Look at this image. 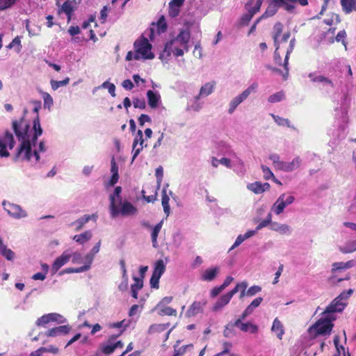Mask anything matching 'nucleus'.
<instances>
[{
	"label": "nucleus",
	"instance_id": "nucleus-55",
	"mask_svg": "<svg viewBox=\"0 0 356 356\" xmlns=\"http://www.w3.org/2000/svg\"><path fill=\"white\" fill-rule=\"evenodd\" d=\"M155 176L156 177V183H157L158 187H160V186L162 183L163 177V170L162 166H159L156 169Z\"/></svg>",
	"mask_w": 356,
	"mask_h": 356
},
{
	"label": "nucleus",
	"instance_id": "nucleus-38",
	"mask_svg": "<svg viewBox=\"0 0 356 356\" xmlns=\"http://www.w3.org/2000/svg\"><path fill=\"white\" fill-rule=\"evenodd\" d=\"M339 250L344 254L355 252L356 239L347 241L343 247L339 248Z\"/></svg>",
	"mask_w": 356,
	"mask_h": 356
},
{
	"label": "nucleus",
	"instance_id": "nucleus-28",
	"mask_svg": "<svg viewBox=\"0 0 356 356\" xmlns=\"http://www.w3.org/2000/svg\"><path fill=\"white\" fill-rule=\"evenodd\" d=\"M254 0H250L246 5V8L248 9V13L245 14L242 18L241 20L243 23L247 24L248 23L252 17L256 14L259 10H256V8L254 6L250 7L251 5L253 3Z\"/></svg>",
	"mask_w": 356,
	"mask_h": 356
},
{
	"label": "nucleus",
	"instance_id": "nucleus-57",
	"mask_svg": "<svg viewBox=\"0 0 356 356\" xmlns=\"http://www.w3.org/2000/svg\"><path fill=\"white\" fill-rule=\"evenodd\" d=\"M134 284H131V289L140 290L143 286V280L137 277H134Z\"/></svg>",
	"mask_w": 356,
	"mask_h": 356
},
{
	"label": "nucleus",
	"instance_id": "nucleus-64",
	"mask_svg": "<svg viewBox=\"0 0 356 356\" xmlns=\"http://www.w3.org/2000/svg\"><path fill=\"white\" fill-rule=\"evenodd\" d=\"M172 300V297L171 296H166V297H164L161 301L160 302L156 305V308H160L161 307H164L166 305L170 303Z\"/></svg>",
	"mask_w": 356,
	"mask_h": 356
},
{
	"label": "nucleus",
	"instance_id": "nucleus-52",
	"mask_svg": "<svg viewBox=\"0 0 356 356\" xmlns=\"http://www.w3.org/2000/svg\"><path fill=\"white\" fill-rule=\"evenodd\" d=\"M16 2L17 0H0V11L12 7Z\"/></svg>",
	"mask_w": 356,
	"mask_h": 356
},
{
	"label": "nucleus",
	"instance_id": "nucleus-26",
	"mask_svg": "<svg viewBox=\"0 0 356 356\" xmlns=\"http://www.w3.org/2000/svg\"><path fill=\"white\" fill-rule=\"evenodd\" d=\"M262 301L263 298L261 297H258L254 299L243 312L242 318H245L250 315L254 310L260 305Z\"/></svg>",
	"mask_w": 356,
	"mask_h": 356
},
{
	"label": "nucleus",
	"instance_id": "nucleus-17",
	"mask_svg": "<svg viewBox=\"0 0 356 356\" xmlns=\"http://www.w3.org/2000/svg\"><path fill=\"white\" fill-rule=\"evenodd\" d=\"M302 163V159L299 156H295L290 162L285 161L282 169L283 172H290L299 168Z\"/></svg>",
	"mask_w": 356,
	"mask_h": 356
},
{
	"label": "nucleus",
	"instance_id": "nucleus-7",
	"mask_svg": "<svg viewBox=\"0 0 356 356\" xmlns=\"http://www.w3.org/2000/svg\"><path fill=\"white\" fill-rule=\"evenodd\" d=\"M353 293V290L350 289L341 293L327 307V312H341L346 306L344 301L348 300Z\"/></svg>",
	"mask_w": 356,
	"mask_h": 356
},
{
	"label": "nucleus",
	"instance_id": "nucleus-3",
	"mask_svg": "<svg viewBox=\"0 0 356 356\" xmlns=\"http://www.w3.org/2000/svg\"><path fill=\"white\" fill-rule=\"evenodd\" d=\"M336 319L334 312H327V308L321 313V317L308 329L309 334L313 337L318 335L330 334Z\"/></svg>",
	"mask_w": 356,
	"mask_h": 356
},
{
	"label": "nucleus",
	"instance_id": "nucleus-62",
	"mask_svg": "<svg viewBox=\"0 0 356 356\" xmlns=\"http://www.w3.org/2000/svg\"><path fill=\"white\" fill-rule=\"evenodd\" d=\"M309 77L311 79L312 81H313V82H318V83H323V81H324V79L325 78V76H324L315 75L313 73H310L309 74Z\"/></svg>",
	"mask_w": 356,
	"mask_h": 356
},
{
	"label": "nucleus",
	"instance_id": "nucleus-18",
	"mask_svg": "<svg viewBox=\"0 0 356 356\" xmlns=\"http://www.w3.org/2000/svg\"><path fill=\"white\" fill-rule=\"evenodd\" d=\"M147 102L151 108H157L161 102V96L158 92L148 90L147 92Z\"/></svg>",
	"mask_w": 356,
	"mask_h": 356
},
{
	"label": "nucleus",
	"instance_id": "nucleus-46",
	"mask_svg": "<svg viewBox=\"0 0 356 356\" xmlns=\"http://www.w3.org/2000/svg\"><path fill=\"white\" fill-rule=\"evenodd\" d=\"M284 97V93L282 91H280L270 95L268 98V101L270 103H277L283 100Z\"/></svg>",
	"mask_w": 356,
	"mask_h": 356
},
{
	"label": "nucleus",
	"instance_id": "nucleus-36",
	"mask_svg": "<svg viewBox=\"0 0 356 356\" xmlns=\"http://www.w3.org/2000/svg\"><path fill=\"white\" fill-rule=\"evenodd\" d=\"M92 236V232L90 230L86 231L83 233L78 235H75L73 237V240H74L76 242L79 243V244H84L85 243L88 242L91 239Z\"/></svg>",
	"mask_w": 356,
	"mask_h": 356
},
{
	"label": "nucleus",
	"instance_id": "nucleus-48",
	"mask_svg": "<svg viewBox=\"0 0 356 356\" xmlns=\"http://www.w3.org/2000/svg\"><path fill=\"white\" fill-rule=\"evenodd\" d=\"M51 322H57L59 324L65 323L67 320L62 315L57 313H49Z\"/></svg>",
	"mask_w": 356,
	"mask_h": 356
},
{
	"label": "nucleus",
	"instance_id": "nucleus-27",
	"mask_svg": "<svg viewBox=\"0 0 356 356\" xmlns=\"http://www.w3.org/2000/svg\"><path fill=\"white\" fill-rule=\"evenodd\" d=\"M215 86L214 82H208L202 86L200 90L199 95L195 97L196 99H199L201 97H205L211 95Z\"/></svg>",
	"mask_w": 356,
	"mask_h": 356
},
{
	"label": "nucleus",
	"instance_id": "nucleus-53",
	"mask_svg": "<svg viewBox=\"0 0 356 356\" xmlns=\"http://www.w3.org/2000/svg\"><path fill=\"white\" fill-rule=\"evenodd\" d=\"M49 316H50L49 314H44V315L42 316L41 317H40L39 318H38V320L36 321V323H35L36 325L37 326H44L46 324L51 322Z\"/></svg>",
	"mask_w": 356,
	"mask_h": 356
},
{
	"label": "nucleus",
	"instance_id": "nucleus-43",
	"mask_svg": "<svg viewBox=\"0 0 356 356\" xmlns=\"http://www.w3.org/2000/svg\"><path fill=\"white\" fill-rule=\"evenodd\" d=\"M159 309V314L161 316H176L177 310L170 307H161L160 308H157Z\"/></svg>",
	"mask_w": 356,
	"mask_h": 356
},
{
	"label": "nucleus",
	"instance_id": "nucleus-23",
	"mask_svg": "<svg viewBox=\"0 0 356 356\" xmlns=\"http://www.w3.org/2000/svg\"><path fill=\"white\" fill-rule=\"evenodd\" d=\"M220 272V267L216 266L206 269L202 274V280L203 281L211 282L213 280Z\"/></svg>",
	"mask_w": 356,
	"mask_h": 356
},
{
	"label": "nucleus",
	"instance_id": "nucleus-42",
	"mask_svg": "<svg viewBox=\"0 0 356 356\" xmlns=\"http://www.w3.org/2000/svg\"><path fill=\"white\" fill-rule=\"evenodd\" d=\"M218 164H222L227 168H231V161L227 158H222L220 159H218L216 158H212L211 165L216 168Z\"/></svg>",
	"mask_w": 356,
	"mask_h": 356
},
{
	"label": "nucleus",
	"instance_id": "nucleus-39",
	"mask_svg": "<svg viewBox=\"0 0 356 356\" xmlns=\"http://www.w3.org/2000/svg\"><path fill=\"white\" fill-rule=\"evenodd\" d=\"M122 332L123 330H122L118 335L112 336L108 340V343L103 346L102 351L104 353L108 355L112 353L115 350V348L113 345V343L112 342V340H114L116 337L120 336L122 333Z\"/></svg>",
	"mask_w": 356,
	"mask_h": 356
},
{
	"label": "nucleus",
	"instance_id": "nucleus-14",
	"mask_svg": "<svg viewBox=\"0 0 356 356\" xmlns=\"http://www.w3.org/2000/svg\"><path fill=\"white\" fill-rule=\"evenodd\" d=\"M70 259V250L64 251L62 254L58 257L54 261L51 266L52 273L55 274L62 266L65 265Z\"/></svg>",
	"mask_w": 356,
	"mask_h": 356
},
{
	"label": "nucleus",
	"instance_id": "nucleus-4",
	"mask_svg": "<svg viewBox=\"0 0 356 356\" xmlns=\"http://www.w3.org/2000/svg\"><path fill=\"white\" fill-rule=\"evenodd\" d=\"M109 210L112 218H115L120 215L122 216H133L137 213L136 207L127 200L123 201L122 198L116 202L113 197H111Z\"/></svg>",
	"mask_w": 356,
	"mask_h": 356
},
{
	"label": "nucleus",
	"instance_id": "nucleus-32",
	"mask_svg": "<svg viewBox=\"0 0 356 356\" xmlns=\"http://www.w3.org/2000/svg\"><path fill=\"white\" fill-rule=\"evenodd\" d=\"M167 187H168V184L164 186L162 191L161 204L163 207L164 213L166 214L167 216H168L170 212V208L169 205L170 197L167 194Z\"/></svg>",
	"mask_w": 356,
	"mask_h": 356
},
{
	"label": "nucleus",
	"instance_id": "nucleus-2",
	"mask_svg": "<svg viewBox=\"0 0 356 356\" xmlns=\"http://www.w3.org/2000/svg\"><path fill=\"white\" fill-rule=\"evenodd\" d=\"M191 34L188 31L182 30L172 40L166 42L164 49L159 55V58L163 62H168L172 54L175 57L181 56L184 52L189 50L188 42Z\"/></svg>",
	"mask_w": 356,
	"mask_h": 356
},
{
	"label": "nucleus",
	"instance_id": "nucleus-51",
	"mask_svg": "<svg viewBox=\"0 0 356 356\" xmlns=\"http://www.w3.org/2000/svg\"><path fill=\"white\" fill-rule=\"evenodd\" d=\"M261 168L262 172L264 174V179L269 180L270 179H275L274 174L272 172V171L270 170V169L268 167L262 165L261 166Z\"/></svg>",
	"mask_w": 356,
	"mask_h": 356
},
{
	"label": "nucleus",
	"instance_id": "nucleus-24",
	"mask_svg": "<svg viewBox=\"0 0 356 356\" xmlns=\"http://www.w3.org/2000/svg\"><path fill=\"white\" fill-rule=\"evenodd\" d=\"M184 2V0H172L169 3V15L171 17H175L179 15L180 7Z\"/></svg>",
	"mask_w": 356,
	"mask_h": 356
},
{
	"label": "nucleus",
	"instance_id": "nucleus-35",
	"mask_svg": "<svg viewBox=\"0 0 356 356\" xmlns=\"http://www.w3.org/2000/svg\"><path fill=\"white\" fill-rule=\"evenodd\" d=\"M230 300H231V298L229 297V296L227 293L222 296L220 298V299L213 305V310L214 312H218V311L221 310L225 305H227L229 302Z\"/></svg>",
	"mask_w": 356,
	"mask_h": 356
},
{
	"label": "nucleus",
	"instance_id": "nucleus-6",
	"mask_svg": "<svg viewBox=\"0 0 356 356\" xmlns=\"http://www.w3.org/2000/svg\"><path fill=\"white\" fill-rule=\"evenodd\" d=\"M258 88V83L256 82L252 83L250 86H249L245 90H244L241 93L238 94L234 98L231 99L228 104L227 113L229 114H232L236 109V108L243 102L251 93L255 92Z\"/></svg>",
	"mask_w": 356,
	"mask_h": 356
},
{
	"label": "nucleus",
	"instance_id": "nucleus-12",
	"mask_svg": "<svg viewBox=\"0 0 356 356\" xmlns=\"http://www.w3.org/2000/svg\"><path fill=\"white\" fill-rule=\"evenodd\" d=\"M143 135L141 130L137 131L132 145V162L136 159L143 148Z\"/></svg>",
	"mask_w": 356,
	"mask_h": 356
},
{
	"label": "nucleus",
	"instance_id": "nucleus-9",
	"mask_svg": "<svg viewBox=\"0 0 356 356\" xmlns=\"http://www.w3.org/2000/svg\"><path fill=\"white\" fill-rule=\"evenodd\" d=\"M15 144L13 134L8 131L0 135V156L8 157V149H12Z\"/></svg>",
	"mask_w": 356,
	"mask_h": 356
},
{
	"label": "nucleus",
	"instance_id": "nucleus-16",
	"mask_svg": "<svg viewBox=\"0 0 356 356\" xmlns=\"http://www.w3.org/2000/svg\"><path fill=\"white\" fill-rule=\"evenodd\" d=\"M245 319V318H242L241 315L238 319L234 322V325H235L236 327H238L243 332L256 333L258 331L257 326L250 323H243L242 321Z\"/></svg>",
	"mask_w": 356,
	"mask_h": 356
},
{
	"label": "nucleus",
	"instance_id": "nucleus-44",
	"mask_svg": "<svg viewBox=\"0 0 356 356\" xmlns=\"http://www.w3.org/2000/svg\"><path fill=\"white\" fill-rule=\"evenodd\" d=\"M274 120V121L279 126L282 127H291L290 124V121L286 118H283L282 117H280L278 115L271 114L270 115Z\"/></svg>",
	"mask_w": 356,
	"mask_h": 356
},
{
	"label": "nucleus",
	"instance_id": "nucleus-11",
	"mask_svg": "<svg viewBox=\"0 0 356 356\" xmlns=\"http://www.w3.org/2000/svg\"><path fill=\"white\" fill-rule=\"evenodd\" d=\"M2 205L7 213L15 219H20L27 216L26 211L18 204L4 200Z\"/></svg>",
	"mask_w": 356,
	"mask_h": 356
},
{
	"label": "nucleus",
	"instance_id": "nucleus-15",
	"mask_svg": "<svg viewBox=\"0 0 356 356\" xmlns=\"http://www.w3.org/2000/svg\"><path fill=\"white\" fill-rule=\"evenodd\" d=\"M71 327L68 325H60L58 327L49 329L45 332V335L50 337L65 335L69 333Z\"/></svg>",
	"mask_w": 356,
	"mask_h": 356
},
{
	"label": "nucleus",
	"instance_id": "nucleus-29",
	"mask_svg": "<svg viewBox=\"0 0 356 356\" xmlns=\"http://www.w3.org/2000/svg\"><path fill=\"white\" fill-rule=\"evenodd\" d=\"M97 216L95 214L92 215H84L83 217L79 218L76 221L72 223V226H76V230H80L86 223H87L90 220L93 219L96 220Z\"/></svg>",
	"mask_w": 356,
	"mask_h": 356
},
{
	"label": "nucleus",
	"instance_id": "nucleus-8",
	"mask_svg": "<svg viewBox=\"0 0 356 356\" xmlns=\"http://www.w3.org/2000/svg\"><path fill=\"white\" fill-rule=\"evenodd\" d=\"M295 197L291 195L286 193L281 194L277 200L274 202L270 208L271 212H273L277 216L280 215L284 212V209L293 203Z\"/></svg>",
	"mask_w": 356,
	"mask_h": 356
},
{
	"label": "nucleus",
	"instance_id": "nucleus-20",
	"mask_svg": "<svg viewBox=\"0 0 356 356\" xmlns=\"http://www.w3.org/2000/svg\"><path fill=\"white\" fill-rule=\"evenodd\" d=\"M247 188L255 194H261L270 188V184L267 182L261 184L259 181L249 184Z\"/></svg>",
	"mask_w": 356,
	"mask_h": 356
},
{
	"label": "nucleus",
	"instance_id": "nucleus-50",
	"mask_svg": "<svg viewBox=\"0 0 356 356\" xmlns=\"http://www.w3.org/2000/svg\"><path fill=\"white\" fill-rule=\"evenodd\" d=\"M183 241V236L179 232H177L172 234L173 244L176 248H179Z\"/></svg>",
	"mask_w": 356,
	"mask_h": 356
},
{
	"label": "nucleus",
	"instance_id": "nucleus-1",
	"mask_svg": "<svg viewBox=\"0 0 356 356\" xmlns=\"http://www.w3.org/2000/svg\"><path fill=\"white\" fill-rule=\"evenodd\" d=\"M40 108V104L38 103L34 107L33 112L38 113ZM12 127L19 143L14 154L13 161H27L33 165L40 166L43 163L40 154L46 152L47 147L43 140L40 141L37 145L38 138L43 132L38 114L33 119L32 124L22 118L19 120L13 121Z\"/></svg>",
	"mask_w": 356,
	"mask_h": 356
},
{
	"label": "nucleus",
	"instance_id": "nucleus-13",
	"mask_svg": "<svg viewBox=\"0 0 356 356\" xmlns=\"http://www.w3.org/2000/svg\"><path fill=\"white\" fill-rule=\"evenodd\" d=\"M167 30V24L163 16L161 17L156 24H152V26L149 28V34L148 36L150 40H153L154 37V33L156 32L158 35H160Z\"/></svg>",
	"mask_w": 356,
	"mask_h": 356
},
{
	"label": "nucleus",
	"instance_id": "nucleus-33",
	"mask_svg": "<svg viewBox=\"0 0 356 356\" xmlns=\"http://www.w3.org/2000/svg\"><path fill=\"white\" fill-rule=\"evenodd\" d=\"M268 159L272 161L275 170L282 171L285 161L280 160V156L279 154L276 153L270 154L268 156Z\"/></svg>",
	"mask_w": 356,
	"mask_h": 356
},
{
	"label": "nucleus",
	"instance_id": "nucleus-19",
	"mask_svg": "<svg viewBox=\"0 0 356 356\" xmlns=\"http://www.w3.org/2000/svg\"><path fill=\"white\" fill-rule=\"evenodd\" d=\"M270 230L277 232L282 235H290L292 233V228L286 224L273 222Z\"/></svg>",
	"mask_w": 356,
	"mask_h": 356
},
{
	"label": "nucleus",
	"instance_id": "nucleus-37",
	"mask_svg": "<svg viewBox=\"0 0 356 356\" xmlns=\"http://www.w3.org/2000/svg\"><path fill=\"white\" fill-rule=\"evenodd\" d=\"M74 10V3L70 0H67L62 5L59 12L65 13L67 15L68 21L71 19V15Z\"/></svg>",
	"mask_w": 356,
	"mask_h": 356
},
{
	"label": "nucleus",
	"instance_id": "nucleus-63",
	"mask_svg": "<svg viewBox=\"0 0 356 356\" xmlns=\"http://www.w3.org/2000/svg\"><path fill=\"white\" fill-rule=\"evenodd\" d=\"M298 1V0H287L286 3H280V6H284V8L289 12H291L294 9V6L291 3Z\"/></svg>",
	"mask_w": 356,
	"mask_h": 356
},
{
	"label": "nucleus",
	"instance_id": "nucleus-25",
	"mask_svg": "<svg viewBox=\"0 0 356 356\" xmlns=\"http://www.w3.org/2000/svg\"><path fill=\"white\" fill-rule=\"evenodd\" d=\"M0 254L8 261H13L15 257V252L7 248V245L3 243V239L0 236Z\"/></svg>",
	"mask_w": 356,
	"mask_h": 356
},
{
	"label": "nucleus",
	"instance_id": "nucleus-56",
	"mask_svg": "<svg viewBox=\"0 0 356 356\" xmlns=\"http://www.w3.org/2000/svg\"><path fill=\"white\" fill-rule=\"evenodd\" d=\"M322 84V88L326 91H330L334 88V84L332 80L325 77Z\"/></svg>",
	"mask_w": 356,
	"mask_h": 356
},
{
	"label": "nucleus",
	"instance_id": "nucleus-22",
	"mask_svg": "<svg viewBox=\"0 0 356 356\" xmlns=\"http://www.w3.org/2000/svg\"><path fill=\"white\" fill-rule=\"evenodd\" d=\"M295 43H296V39H295V38H293L290 40L289 46L286 53V56L284 58V62L283 64L285 72L284 73H282V76L284 79H286L289 76V56H290L291 53L293 51V50L294 49Z\"/></svg>",
	"mask_w": 356,
	"mask_h": 356
},
{
	"label": "nucleus",
	"instance_id": "nucleus-60",
	"mask_svg": "<svg viewBox=\"0 0 356 356\" xmlns=\"http://www.w3.org/2000/svg\"><path fill=\"white\" fill-rule=\"evenodd\" d=\"M122 192V188L120 186H117L115 190L114 193L113 194H111L109 196L110 203L111 202V197H113L114 200H116V202H118L122 197L120 196V193Z\"/></svg>",
	"mask_w": 356,
	"mask_h": 356
},
{
	"label": "nucleus",
	"instance_id": "nucleus-58",
	"mask_svg": "<svg viewBox=\"0 0 356 356\" xmlns=\"http://www.w3.org/2000/svg\"><path fill=\"white\" fill-rule=\"evenodd\" d=\"M133 104L135 108L140 109H144L146 107V104L144 99L134 98Z\"/></svg>",
	"mask_w": 356,
	"mask_h": 356
},
{
	"label": "nucleus",
	"instance_id": "nucleus-47",
	"mask_svg": "<svg viewBox=\"0 0 356 356\" xmlns=\"http://www.w3.org/2000/svg\"><path fill=\"white\" fill-rule=\"evenodd\" d=\"M42 96L44 100V107L50 109L54 103L53 98L46 92H43Z\"/></svg>",
	"mask_w": 356,
	"mask_h": 356
},
{
	"label": "nucleus",
	"instance_id": "nucleus-31",
	"mask_svg": "<svg viewBox=\"0 0 356 356\" xmlns=\"http://www.w3.org/2000/svg\"><path fill=\"white\" fill-rule=\"evenodd\" d=\"M341 5L346 14L356 11V0H341Z\"/></svg>",
	"mask_w": 356,
	"mask_h": 356
},
{
	"label": "nucleus",
	"instance_id": "nucleus-34",
	"mask_svg": "<svg viewBox=\"0 0 356 356\" xmlns=\"http://www.w3.org/2000/svg\"><path fill=\"white\" fill-rule=\"evenodd\" d=\"M163 223V220L160 221L152 229V231L151 233V238H152V246L154 248H156L158 247L157 238H158V235L162 228Z\"/></svg>",
	"mask_w": 356,
	"mask_h": 356
},
{
	"label": "nucleus",
	"instance_id": "nucleus-21",
	"mask_svg": "<svg viewBox=\"0 0 356 356\" xmlns=\"http://www.w3.org/2000/svg\"><path fill=\"white\" fill-rule=\"evenodd\" d=\"M205 302L195 301L190 306L187 312H186V317H192L200 314L203 311V307L204 306Z\"/></svg>",
	"mask_w": 356,
	"mask_h": 356
},
{
	"label": "nucleus",
	"instance_id": "nucleus-45",
	"mask_svg": "<svg viewBox=\"0 0 356 356\" xmlns=\"http://www.w3.org/2000/svg\"><path fill=\"white\" fill-rule=\"evenodd\" d=\"M70 82V79L68 77H66L63 81H55V80H51L50 84L51 87L54 90H58L61 86H67Z\"/></svg>",
	"mask_w": 356,
	"mask_h": 356
},
{
	"label": "nucleus",
	"instance_id": "nucleus-54",
	"mask_svg": "<svg viewBox=\"0 0 356 356\" xmlns=\"http://www.w3.org/2000/svg\"><path fill=\"white\" fill-rule=\"evenodd\" d=\"M236 327L235 325H234V322H229L226 326L223 331V335L225 337H231L234 335L233 333V327Z\"/></svg>",
	"mask_w": 356,
	"mask_h": 356
},
{
	"label": "nucleus",
	"instance_id": "nucleus-49",
	"mask_svg": "<svg viewBox=\"0 0 356 356\" xmlns=\"http://www.w3.org/2000/svg\"><path fill=\"white\" fill-rule=\"evenodd\" d=\"M70 257L72 259V262L73 264H81L82 263L83 257L80 252H70Z\"/></svg>",
	"mask_w": 356,
	"mask_h": 356
},
{
	"label": "nucleus",
	"instance_id": "nucleus-5",
	"mask_svg": "<svg viewBox=\"0 0 356 356\" xmlns=\"http://www.w3.org/2000/svg\"><path fill=\"white\" fill-rule=\"evenodd\" d=\"M134 60H147L153 59L154 54L152 52V44L149 42V40L142 37L135 41L134 44Z\"/></svg>",
	"mask_w": 356,
	"mask_h": 356
},
{
	"label": "nucleus",
	"instance_id": "nucleus-30",
	"mask_svg": "<svg viewBox=\"0 0 356 356\" xmlns=\"http://www.w3.org/2000/svg\"><path fill=\"white\" fill-rule=\"evenodd\" d=\"M271 331L275 333L279 339H282L284 334V330L282 323L277 318H275L271 327Z\"/></svg>",
	"mask_w": 356,
	"mask_h": 356
},
{
	"label": "nucleus",
	"instance_id": "nucleus-59",
	"mask_svg": "<svg viewBox=\"0 0 356 356\" xmlns=\"http://www.w3.org/2000/svg\"><path fill=\"white\" fill-rule=\"evenodd\" d=\"M261 291V288L259 286L254 285L251 287H250L247 291H246V296H254L257 293L260 292Z\"/></svg>",
	"mask_w": 356,
	"mask_h": 356
},
{
	"label": "nucleus",
	"instance_id": "nucleus-61",
	"mask_svg": "<svg viewBox=\"0 0 356 356\" xmlns=\"http://www.w3.org/2000/svg\"><path fill=\"white\" fill-rule=\"evenodd\" d=\"M244 237L242 236V234H239L234 243V244L231 246V248L229 249V252L235 249L236 248L238 247L243 241H244Z\"/></svg>",
	"mask_w": 356,
	"mask_h": 356
},
{
	"label": "nucleus",
	"instance_id": "nucleus-40",
	"mask_svg": "<svg viewBox=\"0 0 356 356\" xmlns=\"http://www.w3.org/2000/svg\"><path fill=\"white\" fill-rule=\"evenodd\" d=\"M283 30V25L280 22H277L273 26V40L275 45L279 44L278 38Z\"/></svg>",
	"mask_w": 356,
	"mask_h": 356
},
{
	"label": "nucleus",
	"instance_id": "nucleus-10",
	"mask_svg": "<svg viewBox=\"0 0 356 356\" xmlns=\"http://www.w3.org/2000/svg\"><path fill=\"white\" fill-rule=\"evenodd\" d=\"M168 259L165 258V262L162 259H159L154 264L153 273L150 279V285L152 288L159 289V280L164 273L166 268V263Z\"/></svg>",
	"mask_w": 356,
	"mask_h": 356
},
{
	"label": "nucleus",
	"instance_id": "nucleus-41",
	"mask_svg": "<svg viewBox=\"0 0 356 356\" xmlns=\"http://www.w3.org/2000/svg\"><path fill=\"white\" fill-rule=\"evenodd\" d=\"M273 223L272 221V214L271 213H268L266 216V218L261 221L257 226L256 227L257 230H260L264 227H266L269 225V228H271V224Z\"/></svg>",
	"mask_w": 356,
	"mask_h": 356
}]
</instances>
